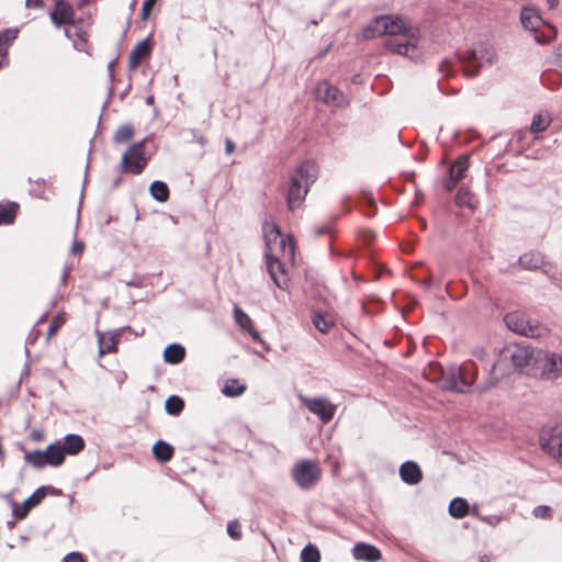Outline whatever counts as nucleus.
<instances>
[{"instance_id":"nucleus-3","label":"nucleus","mask_w":562,"mask_h":562,"mask_svg":"<svg viewBox=\"0 0 562 562\" xmlns=\"http://www.w3.org/2000/svg\"><path fill=\"white\" fill-rule=\"evenodd\" d=\"M538 350H533L528 346L513 345L505 347L498 360L494 363L492 371L501 370L503 374L509 371V367L514 370H524L536 363Z\"/></svg>"},{"instance_id":"nucleus-37","label":"nucleus","mask_w":562,"mask_h":562,"mask_svg":"<svg viewBox=\"0 0 562 562\" xmlns=\"http://www.w3.org/2000/svg\"><path fill=\"white\" fill-rule=\"evenodd\" d=\"M133 136H134L133 126H131L128 124L121 125L114 133L113 142L115 144H125V143L130 142L133 138Z\"/></svg>"},{"instance_id":"nucleus-29","label":"nucleus","mask_w":562,"mask_h":562,"mask_svg":"<svg viewBox=\"0 0 562 562\" xmlns=\"http://www.w3.org/2000/svg\"><path fill=\"white\" fill-rule=\"evenodd\" d=\"M469 169V160L468 157H460L450 168L449 176L451 179L460 181L465 177V172Z\"/></svg>"},{"instance_id":"nucleus-13","label":"nucleus","mask_w":562,"mask_h":562,"mask_svg":"<svg viewBox=\"0 0 562 562\" xmlns=\"http://www.w3.org/2000/svg\"><path fill=\"white\" fill-rule=\"evenodd\" d=\"M314 94L318 101L327 105L341 108L348 103L345 94L339 91L337 87L330 85L326 80H323L316 85Z\"/></svg>"},{"instance_id":"nucleus-18","label":"nucleus","mask_w":562,"mask_h":562,"mask_svg":"<svg viewBox=\"0 0 562 562\" xmlns=\"http://www.w3.org/2000/svg\"><path fill=\"white\" fill-rule=\"evenodd\" d=\"M352 554L356 560L364 562H378L381 559L380 550L364 542L357 543L352 549Z\"/></svg>"},{"instance_id":"nucleus-34","label":"nucleus","mask_w":562,"mask_h":562,"mask_svg":"<svg viewBox=\"0 0 562 562\" xmlns=\"http://www.w3.org/2000/svg\"><path fill=\"white\" fill-rule=\"evenodd\" d=\"M456 202L458 205L467 206L471 210H474L476 207V201L474 199V195L467 188L459 189L456 195Z\"/></svg>"},{"instance_id":"nucleus-16","label":"nucleus","mask_w":562,"mask_h":562,"mask_svg":"<svg viewBox=\"0 0 562 562\" xmlns=\"http://www.w3.org/2000/svg\"><path fill=\"white\" fill-rule=\"evenodd\" d=\"M98 344H99V356L103 357L106 353L115 352L117 350V344L120 341V330L113 331H97Z\"/></svg>"},{"instance_id":"nucleus-56","label":"nucleus","mask_w":562,"mask_h":562,"mask_svg":"<svg viewBox=\"0 0 562 562\" xmlns=\"http://www.w3.org/2000/svg\"><path fill=\"white\" fill-rule=\"evenodd\" d=\"M431 282H432V280H431V278L429 277V278H427V279H425V280L423 281V284H424L425 286H429V285L431 284Z\"/></svg>"},{"instance_id":"nucleus-8","label":"nucleus","mask_w":562,"mask_h":562,"mask_svg":"<svg viewBox=\"0 0 562 562\" xmlns=\"http://www.w3.org/2000/svg\"><path fill=\"white\" fill-rule=\"evenodd\" d=\"M496 59L494 48L487 43H479L474 45L468 53L464 63V72L469 77H474L479 72V68L485 65H492Z\"/></svg>"},{"instance_id":"nucleus-44","label":"nucleus","mask_w":562,"mask_h":562,"mask_svg":"<svg viewBox=\"0 0 562 562\" xmlns=\"http://www.w3.org/2000/svg\"><path fill=\"white\" fill-rule=\"evenodd\" d=\"M227 533L233 539H239L241 537V533L239 530V525H238L237 520H232L227 524Z\"/></svg>"},{"instance_id":"nucleus-53","label":"nucleus","mask_w":562,"mask_h":562,"mask_svg":"<svg viewBox=\"0 0 562 562\" xmlns=\"http://www.w3.org/2000/svg\"><path fill=\"white\" fill-rule=\"evenodd\" d=\"M557 57H558L559 66L562 68V45H560L558 48Z\"/></svg>"},{"instance_id":"nucleus-48","label":"nucleus","mask_w":562,"mask_h":562,"mask_svg":"<svg viewBox=\"0 0 562 562\" xmlns=\"http://www.w3.org/2000/svg\"><path fill=\"white\" fill-rule=\"evenodd\" d=\"M497 382V378L490 379L484 385L479 386L480 392H485L486 390L493 387Z\"/></svg>"},{"instance_id":"nucleus-39","label":"nucleus","mask_w":562,"mask_h":562,"mask_svg":"<svg viewBox=\"0 0 562 562\" xmlns=\"http://www.w3.org/2000/svg\"><path fill=\"white\" fill-rule=\"evenodd\" d=\"M16 213V204L0 205V225L10 224Z\"/></svg>"},{"instance_id":"nucleus-57","label":"nucleus","mask_w":562,"mask_h":562,"mask_svg":"<svg viewBox=\"0 0 562 562\" xmlns=\"http://www.w3.org/2000/svg\"><path fill=\"white\" fill-rule=\"evenodd\" d=\"M550 8H554L558 4V0H548Z\"/></svg>"},{"instance_id":"nucleus-50","label":"nucleus","mask_w":562,"mask_h":562,"mask_svg":"<svg viewBox=\"0 0 562 562\" xmlns=\"http://www.w3.org/2000/svg\"><path fill=\"white\" fill-rule=\"evenodd\" d=\"M3 36L5 37L7 41H12L16 37V31L9 30L3 34Z\"/></svg>"},{"instance_id":"nucleus-43","label":"nucleus","mask_w":562,"mask_h":562,"mask_svg":"<svg viewBox=\"0 0 562 562\" xmlns=\"http://www.w3.org/2000/svg\"><path fill=\"white\" fill-rule=\"evenodd\" d=\"M551 514H552V510L549 506L541 505V506H537L533 509V515L537 518L547 519V518L551 517Z\"/></svg>"},{"instance_id":"nucleus-20","label":"nucleus","mask_w":562,"mask_h":562,"mask_svg":"<svg viewBox=\"0 0 562 562\" xmlns=\"http://www.w3.org/2000/svg\"><path fill=\"white\" fill-rule=\"evenodd\" d=\"M234 319L239 328L247 331L254 340H260V334L254 328L251 318L237 305L234 307Z\"/></svg>"},{"instance_id":"nucleus-2","label":"nucleus","mask_w":562,"mask_h":562,"mask_svg":"<svg viewBox=\"0 0 562 562\" xmlns=\"http://www.w3.org/2000/svg\"><path fill=\"white\" fill-rule=\"evenodd\" d=\"M317 175V167L312 161H305L297 167L290 179L288 191L286 202L290 210L293 211L302 204Z\"/></svg>"},{"instance_id":"nucleus-58","label":"nucleus","mask_w":562,"mask_h":562,"mask_svg":"<svg viewBox=\"0 0 562 562\" xmlns=\"http://www.w3.org/2000/svg\"><path fill=\"white\" fill-rule=\"evenodd\" d=\"M480 562H490V559L487 555H483L481 559H480Z\"/></svg>"},{"instance_id":"nucleus-54","label":"nucleus","mask_w":562,"mask_h":562,"mask_svg":"<svg viewBox=\"0 0 562 562\" xmlns=\"http://www.w3.org/2000/svg\"><path fill=\"white\" fill-rule=\"evenodd\" d=\"M535 38H536V41H537L538 43H540V44H544V43H547V42H548V40H549V37H548V36H538V35H536V37H535Z\"/></svg>"},{"instance_id":"nucleus-33","label":"nucleus","mask_w":562,"mask_h":562,"mask_svg":"<svg viewBox=\"0 0 562 562\" xmlns=\"http://www.w3.org/2000/svg\"><path fill=\"white\" fill-rule=\"evenodd\" d=\"M47 448H48V454H49L48 465H52V467L60 465L65 459V453H64V449L61 448V445L59 442L52 443Z\"/></svg>"},{"instance_id":"nucleus-6","label":"nucleus","mask_w":562,"mask_h":562,"mask_svg":"<svg viewBox=\"0 0 562 562\" xmlns=\"http://www.w3.org/2000/svg\"><path fill=\"white\" fill-rule=\"evenodd\" d=\"M427 379L438 382L443 390L458 393H465V384L463 382V368L460 366H450L443 370L439 364L431 363L425 371Z\"/></svg>"},{"instance_id":"nucleus-49","label":"nucleus","mask_w":562,"mask_h":562,"mask_svg":"<svg viewBox=\"0 0 562 562\" xmlns=\"http://www.w3.org/2000/svg\"><path fill=\"white\" fill-rule=\"evenodd\" d=\"M225 151L226 154L231 155L235 151V144L231 138H227L225 140Z\"/></svg>"},{"instance_id":"nucleus-14","label":"nucleus","mask_w":562,"mask_h":562,"mask_svg":"<svg viewBox=\"0 0 562 562\" xmlns=\"http://www.w3.org/2000/svg\"><path fill=\"white\" fill-rule=\"evenodd\" d=\"M539 440L543 451L562 462V432L560 430H543Z\"/></svg>"},{"instance_id":"nucleus-60","label":"nucleus","mask_w":562,"mask_h":562,"mask_svg":"<svg viewBox=\"0 0 562 562\" xmlns=\"http://www.w3.org/2000/svg\"><path fill=\"white\" fill-rule=\"evenodd\" d=\"M1 40H2V38L0 37V41H1Z\"/></svg>"},{"instance_id":"nucleus-52","label":"nucleus","mask_w":562,"mask_h":562,"mask_svg":"<svg viewBox=\"0 0 562 562\" xmlns=\"http://www.w3.org/2000/svg\"><path fill=\"white\" fill-rule=\"evenodd\" d=\"M459 181L454 180V179H451V177L449 176V180L447 181L446 183V188L447 190L451 191L456 184L458 183Z\"/></svg>"},{"instance_id":"nucleus-30","label":"nucleus","mask_w":562,"mask_h":562,"mask_svg":"<svg viewBox=\"0 0 562 562\" xmlns=\"http://www.w3.org/2000/svg\"><path fill=\"white\" fill-rule=\"evenodd\" d=\"M153 452L157 460L167 462L172 458L173 449L169 443L165 441H158L154 445Z\"/></svg>"},{"instance_id":"nucleus-4","label":"nucleus","mask_w":562,"mask_h":562,"mask_svg":"<svg viewBox=\"0 0 562 562\" xmlns=\"http://www.w3.org/2000/svg\"><path fill=\"white\" fill-rule=\"evenodd\" d=\"M263 237L266 243V259H276L278 257L288 258V261L294 259V245L291 239L288 241L281 236L280 229L274 223L265 222Z\"/></svg>"},{"instance_id":"nucleus-31","label":"nucleus","mask_w":562,"mask_h":562,"mask_svg":"<svg viewBox=\"0 0 562 562\" xmlns=\"http://www.w3.org/2000/svg\"><path fill=\"white\" fill-rule=\"evenodd\" d=\"M312 322L321 333H328L335 324L334 318L328 314L315 313Z\"/></svg>"},{"instance_id":"nucleus-46","label":"nucleus","mask_w":562,"mask_h":562,"mask_svg":"<svg viewBox=\"0 0 562 562\" xmlns=\"http://www.w3.org/2000/svg\"><path fill=\"white\" fill-rule=\"evenodd\" d=\"M63 562H85V560L81 553L70 552L64 558Z\"/></svg>"},{"instance_id":"nucleus-12","label":"nucleus","mask_w":562,"mask_h":562,"mask_svg":"<svg viewBox=\"0 0 562 562\" xmlns=\"http://www.w3.org/2000/svg\"><path fill=\"white\" fill-rule=\"evenodd\" d=\"M536 364L546 379L553 380L562 376V357L555 352L538 350Z\"/></svg>"},{"instance_id":"nucleus-26","label":"nucleus","mask_w":562,"mask_h":562,"mask_svg":"<svg viewBox=\"0 0 562 562\" xmlns=\"http://www.w3.org/2000/svg\"><path fill=\"white\" fill-rule=\"evenodd\" d=\"M469 513V505L464 498L457 497L450 502L449 514L457 519H461Z\"/></svg>"},{"instance_id":"nucleus-10","label":"nucleus","mask_w":562,"mask_h":562,"mask_svg":"<svg viewBox=\"0 0 562 562\" xmlns=\"http://www.w3.org/2000/svg\"><path fill=\"white\" fill-rule=\"evenodd\" d=\"M147 164L145 157V146L143 142L132 144L121 158V168L123 172L138 175Z\"/></svg>"},{"instance_id":"nucleus-1","label":"nucleus","mask_w":562,"mask_h":562,"mask_svg":"<svg viewBox=\"0 0 562 562\" xmlns=\"http://www.w3.org/2000/svg\"><path fill=\"white\" fill-rule=\"evenodd\" d=\"M383 35L389 36L385 47L392 53L408 58H417L422 53L423 40L419 29L400 16H378L361 33L363 40H371Z\"/></svg>"},{"instance_id":"nucleus-11","label":"nucleus","mask_w":562,"mask_h":562,"mask_svg":"<svg viewBox=\"0 0 562 562\" xmlns=\"http://www.w3.org/2000/svg\"><path fill=\"white\" fill-rule=\"evenodd\" d=\"M302 405L312 414L316 415L324 424L329 423L336 412V405L325 397H308L300 394Z\"/></svg>"},{"instance_id":"nucleus-19","label":"nucleus","mask_w":562,"mask_h":562,"mask_svg":"<svg viewBox=\"0 0 562 562\" xmlns=\"http://www.w3.org/2000/svg\"><path fill=\"white\" fill-rule=\"evenodd\" d=\"M45 497V492L43 487L37 488L29 498H26L22 504L14 505L13 514L16 518H24L29 512L36 505H38L42 499Z\"/></svg>"},{"instance_id":"nucleus-17","label":"nucleus","mask_w":562,"mask_h":562,"mask_svg":"<svg viewBox=\"0 0 562 562\" xmlns=\"http://www.w3.org/2000/svg\"><path fill=\"white\" fill-rule=\"evenodd\" d=\"M50 19L56 26L71 24L74 21L72 7L64 0H56L55 8L50 13Z\"/></svg>"},{"instance_id":"nucleus-59","label":"nucleus","mask_w":562,"mask_h":562,"mask_svg":"<svg viewBox=\"0 0 562 562\" xmlns=\"http://www.w3.org/2000/svg\"><path fill=\"white\" fill-rule=\"evenodd\" d=\"M67 273H68L67 271L64 273L63 280H65V278L67 277Z\"/></svg>"},{"instance_id":"nucleus-9","label":"nucleus","mask_w":562,"mask_h":562,"mask_svg":"<svg viewBox=\"0 0 562 562\" xmlns=\"http://www.w3.org/2000/svg\"><path fill=\"white\" fill-rule=\"evenodd\" d=\"M504 322L508 329L526 337H539L544 331L537 321H531L518 312L507 314Z\"/></svg>"},{"instance_id":"nucleus-27","label":"nucleus","mask_w":562,"mask_h":562,"mask_svg":"<svg viewBox=\"0 0 562 562\" xmlns=\"http://www.w3.org/2000/svg\"><path fill=\"white\" fill-rule=\"evenodd\" d=\"M246 391V385L237 379L225 381L222 392L228 397L241 395Z\"/></svg>"},{"instance_id":"nucleus-45","label":"nucleus","mask_w":562,"mask_h":562,"mask_svg":"<svg viewBox=\"0 0 562 562\" xmlns=\"http://www.w3.org/2000/svg\"><path fill=\"white\" fill-rule=\"evenodd\" d=\"M156 0H146L143 4V8H142V18L143 20H147L149 14H150V10L151 8L154 7Z\"/></svg>"},{"instance_id":"nucleus-47","label":"nucleus","mask_w":562,"mask_h":562,"mask_svg":"<svg viewBox=\"0 0 562 562\" xmlns=\"http://www.w3.org/2000/svg\"><path fill=\"white\" fill-rule=\"evenodd\" d=\"M85 248V245L82 241L80 240H75V243L72 244V247H71V251L74 254H80Z\"/></svg>"},{"instance_id":"nucleus-40","label":"nucleus","mask_w":562,"mask_h":562,"mask_svg":"<svg viewBox=\"0 0 562 562\" xmlns=\"http://www.w3.org/2000/svg\"><path fill=\"white\" fill-rule=\"evenodd\" d=\"M319 550L313 544H307L301 552L302 562H319Z\"/></svg>"},{"instance_id":"nucleus-23","label":"nucleus","mask_w":562,"mask_h":562,"mask_svg":"<svg viewBox=\"0 0 562 562\" xmlns=\"http://www.w3.org/2000/svg\"><path fill=\"white\" fill-rule=\"evenodd\" d=\"M61 448L64 449L65 454L68 453L75 456L85 448V441L79 435H67Z\"/></svg>"},{"instance_id":"nucleus-5","label":"nucleus","mask_w":562,"mask_h":562,"mask_svg":"<svg viewBox=\"0 0 562 562\" xmlns=\"http://www.w3.org/2000/svg\"><path fill=\"white\" fill-rule=\"evenodd\" d=\"M263 237L266 243V259H276L278 257L288 258V261L294 259V245L291 239L288 241L281 236L280 229L274 223L265 222Z\"/></svg>"},{"instance_id":"nucleus-42","label":"nucleus","mask_w":562,"mask_h":562,"mask_svg":"<svg viewBox=\"0 0 562 562\" xmlns=\"http://www.w3.org/2000/svg\"><path fill=\"white\" fill-rule=\"evenodd\" d=\"M64 323L65 317L61 314L56 315L48 327L47 339H50L57 333V330L64 325Z\"/></svg>"},{"instance_id":"nucleus-15","label":"nucleus","mask_w":562,"mask_h":562,"mask_svg":"<svg viewBox=\"0 0 562 562\" xmlns=\"http://www.w3.org/2000/svg\"><path fill=\"white\" fill-rule=\"evenodd\" d=\"M288 258L278 257L276 259H266L268 272L277 286L283 289L288 284V276L284 270L283 261Z\"/></svg>"},{"instance_id":"nucleus-24","label":"nucleus","mask_w":562,"mask_h":562,"mask_svg":"<svg viewBox=\"0 0 562 562\" xmlns=\"http://www.w3.org/2000/svg\"><path fill=\"white\" fill-rule=\"evenodd\" d=\"M186 351L181 345L172 344L166 347L164 351V360L167 363L177 364L184 358Z\"/></svg>"},{"instance_id":"nucleus-28","label":"nucleus","mask_w":562,"mask_h":562,"mask_svg":"<svg viewBox=\"0 0 562 562\" xmlns=\"http://www.w3.org/2000/svg\"><path fill=\"white\" fill-rule=\"evenodd\" d=\"M150 47L147 41L138 43L135 48L131 52L130 64L132 67H136L139 61L149 54Z\"/></svg>"},{"instance_id":"nucleus-36","label":"nucleus","mask_w":562,"mask_h":562,"mask_svg":"<svg viewBox=\"0 0 562 562\" xmlns=\"http://www.w3.org/2000/svg\"><path fill=\"white\" fill-rule=\"evenodd\" d=\"M463 368V382L465 384V393L470 391V387L477 378V370L472 362L461 364Z\"/></svg>"},{"instance_id":"nucleus-55","label":"nucleus","mask_w":562,"mask_h":562,"mask_svg":"<svg viewBox=\"0 0 562 562\" xmlns=\"http://www.w3.org/2000/svg\"><path fill=\"white\" fill-rule=\"evenodd\" d=\"M328 231L327 227H315V235H322Z\"/></svg>"},{"instance_id":"nucleus-21","label":"nucleus","mask_w":562,"mask_h":562,"mask_svg":"<svg viewBox=\"0 0 562 562\" xmlns=\"http://www.w3.org/2000/svg\"><path fill=\"white\" fill-rule=\"evenodd\" d=\"M401 479L411 485L417 484L422 481V471L417 463L413 461H406L400 467Z\"/></svg>"},{"instance_id":"nucleus-38","label":"nucleus","mask_w":562,"mask_h":562,"mask_svg":"<svg viewBox=\"0 0 562 562\" xmlns=\"http://www.w3.org/2000/svg\"><path fill=\"white\" fill-rule=\"evenodd\" d=\"M184 402L182 398L176 395H171L166 400L165 408L170 415H178L182 412Z\"/></svg>"},{"instance_id":"nucleus-32","label":"nucleus","mask_w":562,"mask_h":562,"mask_svg":"<svg viewBox=\"0 0 562 562\" xmlns=\"http://www.w3.org/2000/svg\"><path fill=\"white\" fill-rule=\"evenodd\" d=\"M149 192L150 195L159 202H166L169 198L168 186L159 180H156L150 184Z\"/></svg>"},{"instance_id":"nucleus-22","label":"nucleus","mask_w":562,"mask_h":562,"mask_svg":"<svg viewBox=\"0 0 562 562\" xmlns=\"http://www.w3.org/2000/svg\"><path fill=\"white\" fill-rule=\"evenodd\" d=\"M522 26L531 32H537L542 25V20L538 12L531 8H524L520 14Z\"/></svg>"},{"instance_id":"nucleus-41","label":"nucleus","mask_w":562,"mask_h":562,"mask_svg":"<svg viewBox=\"0 0 562 562\" xmlns=\"http://www.w3.org/2000/svg\"><path fill=\"white\" fill-rule=\"evenodd\" d=\"M519 262L527 269H536L542 263V259L538 254H525L520 257Z\"/></svg>"},{"instance_id":"nucleus-7","label":"nucleus","mask_w":562,"mask_h":562,"mask_svg":"<svg viewBox=\"0 0 562 562\" xmlns=\"http://www.w3.org/2000/svg\"><path fill=\"white\" fill-rule=\"evenodd\" d=\"M291 476L301 490H311L319 482L322 469L316 460L304 459L294 464Z\"/></svg>"},{"instance_id":"nucleus-35","label":"nucleus","mask_w":562,"mask_h":562,"mask_svg":"<svg viewBox=\"0 0 562 562\" xmlns=\"http://www.w3.org/2000/svg\"><path fill=\"white\" fill-rule=\"evenodd\" d=\"M550 122H551V119H550L549 114H543V113L536 114L532 117V121L530 124V132L533 134L543 132L544 130L548 128V126L550 125Z\"/></svg>"},{"instance_id":"nucleus-51","label":"nucleus","mask_w":562,"mask_h":562,"mask_svg":"<svg viewBox=\"0 0 562 562\" xmlns=\"http://www.w3.org/2000/svg\"><path fill=\"white\" fill-rule=\"evenodd\" d=\"M42 4V0H26V7L38 8Z\"/></svg>"},{"instance_id":"nucleus-25","label":"nucleus","mask_w":562,"mask_h":562,"mask_svg":"<svg viewBox=\"0 0 562 562\" xmlns=\"http://www.w3.org/2000/svg\"><path fill=\"white\" fill-rule=\"evenodd\" d=\"M26 461L33 465L34 468L41 469L45 465H48L49 454H48V448L45 450H35L32 452H29L25 456Z\"/></svg>"}]
</instances>
